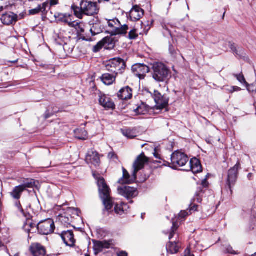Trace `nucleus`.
Here are the masks:
<instances>
[{"mask_svg": "<svg viewBox=\"0 0 256 256\" xmlns=\"http://www.w3.org/2000/svg\"><path fill=\"white\" fill-rule=\"evenodd\" d=\"M74 16L78 18L82 19L84 16H94L99 12V7L96 2L88 0H82L80 7L75 5L72 6Z\"/></svg>", "mask_w": 256, "mask_h": 256, "instance_id": "f257e3e1", "label": "nucleus"}, {"mask_svg": "<svg viewBox=\"0 0 256 256\" xmlns=\"http://www.w3.org/2000/svg\"><path fill=\"white\" fill-rule=\"evenodd\" d=\"M148 162V158L144 152L139 155L133 164V172L130 176L127 170L123 168V176L119 180L120 184H130L134 182L136 178V174L138 171L142 169L144 164Z\"/></svg>", "mask_w": 256, "mask_h": 256, "instance_id": "f03ea898", "label": "nucleus"}, {"mask_svg": "<svg viewBox=\"0 0 256 256\" xmlns=\"http://www.w3.org/2000/svg\"><path fill=\"white\" fill-rule=\"evenodd\" d=\"M93 176L97 180L100 196L102 200L105 208L107 210H111L114 205L112 198L110 196V188L107 186L102 177L93 173Z\"/></svg>", "mask_w": 256, "mask_h": 256, "instance_id": "7ed1b4c3", "label": "nucleus"}, {"mask_svg": "<svg viewBox=\"0 0 256 256\" xmlns=\"http://www.w3.org/2000/svg\"><path fill=\"white\" fill-rule=\"evenodd\" d=\"M152 76L158 82H167L171 77V72L163 63L155 62L152 66Z\"/></svg>", "mask_w": 256, "mask_h": 256, "instance_id": "20e7f679", "label": "nucleus"}, {"mask_svg": "<svg viewBox=\"0 0 256 256\" xmlns=\"http://www.w3.org/2000/svg\"><path fill=\"white\" fill-rule=\"evenodd\" d=\"M126 67L124 61L120 58H114L110 60L106 65L107 70L116 75L122 74Z\"/></svg>", "mask_w": 256, "mask_h": 256, "instance_id": "39448f33", "label": "nucleus"}, {"mask_svg": "<svg viewBox=\"0 0 256 256\" xmlns=\"http://www.w3.org/2000/svg\"><path fill=\"white\" fill-rule=\"evenodd\" d=\"M188 161V156L184 153L178 151L174 152L171 156V166L173 169H177L178 167L186 166Z\"/></svg>", "mask_w": 256, "mask_h": 256, "instance_id": "423d86ee", "label": "nucleus"}, {"mask_svg": "<svg viewBox=\"0 0 256 256\" xmlns=\"http://www.w3.org/2000/svg\"><path fill=\"white\" fill-rule=\"evenodd\" d=\"M54 228V222L50 218L40 222L37 224V230L40 234L44 235L52 233Z\"/></svg>", "mask_w": 256, "mask_h": 256, "instance_id": "0eeeda50", "label": "nucleus"}, {"mask_svg": "<svg viewBox=\"0 0 256 256\" xmlns=\"http://www.w3.org/2000/svg\"><path fill=\"white\" fill-rule=\"evenodd\" d=\"M106 21L108 26L114 28L110 32V34H112V35L125 34H126L128 29V26L124 24L121 27H119L120 22L118 19L106 20Z\"/></svg>", "mask_w": 256, "mask_h": 256, "instance_id": "6e6552de", "label": "nucleus"}, {"mask_svg": "<svg viewBox=\"0 0 256 256\" xmlns=\"http://www.w3.org/2000/svg\"><path fill=\"white\" fill-rule=\"evenodd\" d=\"M152 95L156 102L155 108L156 110H162L168 105V99L158 90H154Z\"/></svg>", "mask_w": 256, "mask_h": 256, "instance_id": "1a4fd4ad", "label": "nucleus"}, {"mask_svg": "<svg viewBox=\"0 0 256 256\" xmlns=\"http://www.w3.org/2000/svg\"><path fill=\"white\" fill-rule=\"evenodd\" d=\"M240 164L238 162L236 165L228 172L227 184L232 192V186H234L236 180L238 170L240 169Z\"/></svg>", "mask_w": 256, "mask_h": 256, "instance_id": "9d476101", "label": "nucleus"}, {"mask_svg": "<svg viewBox=\"0 0 256 256\" xmlns=\"http://www.w3.org/2000/svg\"><path fill=\"white\" fill-rule=\"evenodd\" d=\"M132 70L134 76L142 80L144 78L146 74L149 72L150 68L145 64H136L132 66Z\"/></svg>", "mask_w": 256, "mask_h": 256, "instance_id": "9b49d317", "label": "nucleus"}, {"mask_svg": "<svg viewBox=\"0 0 256 256\" xmlns=\"http://www.w3.org/2000/svg\"><path fill=\"white\" fill-rule=\"evenodd\" d=\"M86 161L95 167L98 166L100 163L99 154L93 149L89 150L86 156Z\"/></svg>", "mask_w": 256, "mask_h": 256, "instance_id": "f8f14e48", "label": "nucleus"}, {"mask_svg": "<svg viewBox=\"0 0 256 256\" xmlns=\"http://www.w3.org/2000/svg\"><path fill=\"white\" fill-rule=\"evenodd\" d=\"M90 24L92 26L90 32L93 36L102 32L104 28L103 22L98 18H96L92 20H90Z\"/></svg>", "mask_w": 256, "mask_h": 256, "instance_id": "ddd939ff", "label": "nucleus"}, {"mask_svg": "<svg viewBox=\"0 0 256 256\" xmlns=\"http://www.w3.org/2000/svg\"><path fill=\"white\" fill-rule=\"evenodd\" d=\"M118 191L119 194L123 196L127 199L134 198L138 194V192L136 188L128 186L118 187Z\"/></svg>", "mask_w": 256, "mask_h": 256, "instance_id": "4468645a", "label": "nucleus"}, {"mask_svg": "<svg viewBox=\"0 0 256 256\" xmlns=\"http://www.w3.org/2000/svg\"><path fill=\"white\" fill-rule=\"evenodd\" d=\"M144 15V10L138 5L133 6L129 14L130 20L134 22L139 20Z\"/></svg>", "mask_w": 256, "mask_h": 256, "instance_id": "2eb2a0df", "label": "nucleus"}, {"mask_svg": "<svg viewBox=\"0 0 256 256\" xmlns=\"http://www.w3.org/2000/svg\"><path fill=\"white\" fill-rule=\"evenodd\" d=\"M99 103L100 106L106 110H114L115 104L112 100L106 94H100L99 96Z\"/></svg>", "mask_w": 256, "mask_h": 256, "instance_id": "dca6fc26", "label": "nucleus"}, {"mask_svg": "<svg viewBox=\"0 0 256 256\" xmlns=\"http://www.w3.org/2000/svg\"><path fill=\"white\" fill-rule=\"evenodd\" d=\"M60 236L66 246L70 247L74 246L76 240L72 230L64 231L61 234Z\"/></svg>", "mask_w": 256, "mask_h": 256, "instance_id": "f3484780", "label": "nucleus"}, {"mask_svg": "<svg viewBox=\"0 0 256 256\" xmlns=\"http://www.w3.org/2000/svg\"><path fill=\"white\" fill-rule=\"evenodd\" d=\"M72 16L68 14L56 13L54 14V17L58 22L67 24L70 27L74 26Z\"/></svg>", "mask_w": 256, "mask_h": 256, "instance_id": "a211bd4d", "label": "nucleus"}, {"mask_svg": "<svg viewBox=\"0 0 256 256\" xmlns=\"http://www.w3.org/2000/svg\"><path fill=\"white\" fill-rule=\"evenodd\" d=\"M30 250L33 256H44L46 254L44 247L38 243L32 244Z\"/></svg>", "mask_w": 256, "mask_h": 256, "instance_id": "6ab92c4d", "label": "nucleus"}, {"mask_svg": "<svg viewBox=\"0 0 256 256\" xmlns=\"http://www.w3.org/2000/svg\"><path fill=\"white\" fill-rule=\"evenodd\" d=\"M50 9L49 3L46 2L38 5L35 8L30 10L29 13L30 14L34 15L42 12L43 15H46Z\"/></svg>", "mask_w": 256, "mask_h": 256, "instance_id": "aec40b11", "label": "nucleus"}, {"mask_svg": "<svg viewBox=\"0 0 256 256\" xmlns=\"http://www.w3.org/2000/svg\"><path fill=\"white\" fill-rule=\"evenodd\" d=\"M1 20L4 24L10 25L17 21L18 16L14 13L10 12L3 14Z\"/></svg>", "mask_w": 256, "mask_h": 256, "instance_id": "412c9836", "label": "nucleus"}, {"mask_svg": "<svg viewBox=\"0 0 256 256\" xmlns=\"http://www.w3.org/2000/svg\"><path fill=\"white\" fill-rule=\"evenodd\" d=\"M132 96V89L128 86L122 88L118 93V97L122 100L130 99Z\"/></svg>", "mask_w": 256, "mask_h": 256, "instance_id": "4be33fe9", "label": "nucleus"}, {"mask_svg": "<svg viewBox=\"0 0 256 256\" xmlns=\"http://www.w3.org/2000/svg\"><path fill=\"white\" fill-rule=\"evenodd\" d=\"M110 244L106 240L95 241L94 242V248L96 254L99 253L103 250L104 248H108Z\"/></svg>", "mask_w": 256, "mask_h": 256, "instance_id": "5701e85b", "label": "nucleus"}, {"mask_svg": "<svg viewBox=\"0 0 256 256\" xmlns=\"http://www.w3.org/2000/svg\"><path fill=\"white\" fill-rule=\"evenodd\" d=\"M189 165V168L193 173L196 174L202 170V167L200 162L196 158L191 159Z\"/></svg>", "mask_w": 256, "mask_h": 256, "instance_id": "b1692460", "label": "nucleus"}, {"mask_svg": "<svg viewBox=\"0 0 256 256\" xmlns=\"http://www.w3.org/2000/svg\"><path fill=\"white\" fill-rule=\"evenodd\" d=\"M180 248L179 242L177 240H174V242L170 241L166 244V246L168 252L172 254L178 252Z\"/></svg>", "mask_w": 256, "mask_h": 256, "instance_id": "393cba45", "label": "nucleus"}, {"mask_svg": "<svg viewBox=\"0 0 256 256\" xmlns=\"http://www.w3.org/2000/svg\"><path fill=\"white\" fill-rule=\"evenodd\" d=\"M208 186V182L206 179L202 181L201 185L199 186L198 190L196 192L194 198V200H196L198 202H201L202 201L201 193L203 192V188H206Z\"/></svg>", "mask_w": 256, "mask_h": 256, "instance_id": "a878e982", "label": "nucleus"}, {"mask_svg": "<svg viewBox=\"0 0 256 256\" xmlns=\"http://www.w3.org/2000/svg\"><path fill=\"white\" fill-rule=\"evenodd\" d=\"M24 190V188L20 185L14 187L12 190L10 192V194L14 199L18 200L20 198Z\"/></svg>", "mask_w": 256, "mask_h": 256, "instance_id": "bb28decb", "label": "nucleus"}, {"mask_svg": "<svg viewBox=\"0 0 256 256\" xmlns=\"http://www.w3.org/2000/svg\"><path fill=\"white\" fill-rule=\"evenodd\" d=\"M116 76L114 74H104L101 76V80L105 84L111 85L115 81Z\"/></svg>", "mask_w": 256, "mask_h": 256, "instance_id": "cd10ccee", "label": "nucleus"}, {"mask_svg": "<svg viewBox=\"0 0 256 256\" xmlns=\"http://www.w3.org/2000/svg\"><path fill=\"white\" fill-rule=\"evenodd\" d=\"M114 35H112V34H111L110 36H106L102 40V42L104 43V44L106 48L107 47H108V48H112L114 47L115 44L116 42V40L114 37Z\"/></svg>", "mask_w": 256, "mask_h": 256, "instance_id": "c85d7f7f", "label": "nucleus"}, {"mask_svg": "<svg viewBox=\"0 0 256 256\" xmlns=\"http://www.w3.org/2000/svg\"><path fill=\"white\" fill-rule=\"evenodd\" d=\"M134 110L136 114H145L148 112V108L145 104L142 103Z\"/></svg>", "mask_w": 256, "mask_h": 256, "instance_id": "c756f323", "label": "nucleus"}, {"mask_svg": "<svg viewBox=\"0 0 256 256\" xmlns=\"http://www.w3.org/2000/svg\"><path fill=\"white\" fill-rule=\"evenodd\" d=\"M122 132L124 136L128 138H134L137 136L136 130L127 128L122 130Z\"/></svg>", "mask_w": 256, "mask_h": 256, "instance_id": "7c9ffc66", "label": "nucleus"}, {"mask_svg": "<svg viewBox=\"0 0 256 256\" xmlns=\"http://www.w3.org/2000/svg\"><path fill=\"white\" fill-rule=\"evenodd\" d=\"M76 137L80 140H86L88 138V133L84 129H78L75 130Z\"/></svg>", "mask_w": 256, "mask_h": 256, "instance_id": "2f4dec72", "label": "nucleus"}, {"mask_svg": "<svg viewBox=\"0 0 256 256\" xmlns=\"http://www.w3.org/2000/svg\"><path fill=\"white\" fill-rule=\"evenodd\" d=\"M126 204L122 202L120 204H116L114 207V210L116 213L118 214H122L124 211V206H126Z\"/></svg>", "mask_w": 256, "mask_h": 256, "instance_id": "473e14b6", "label": "nucleus"}, {"mask_svg": "<svg viewBox=\"0 0 256 256\" xmlns=\"http://www.w3.org/2000/svg\"><path fill=\"white\" fill-rule=\"evenodd\" d=\"M74 26H70L71 28H74L76 30L78 33L81 34L84 32V26L80 23L77 22L75 21L72 22Z\"/></svg>", "mask_w": 256, "mask_h": 256, "instance_id": "72a5a7b5", "label": "nucleus"}, {"mask_svg": "<svg viewBox=\"0 0 256 256\" xmlns=\"http://www.w3.org/2000/svg\"><path fill=\"white\" fill-rule=\"evenodd\" d=\"M229 46L232 50V51L237 56H240V52L242 51V49L240 50V48H237V46L236 44L234 43L230 42Z\"/></svg>", "mask_w": 256, "mask_h": 256, "instance_id": "f704fd0d", "label": "nucleus"}, {"mask_svg": "<svg viewBox=\"0 0 256 256\" xmlns=\"http://www.w3.org/2000/svg\"><path fill=\"white\" fill-rule=\"evenodd\" d=\"M178 228V224L175 222H173L168 236V238L170 240L174 237V236L176 234V232Z\"/></svg>", "mask_w": 256, "mask_h": 256, "instance_id": "c9c22d12", "label": "nucleus"}, {"mask_svg": "<svg viewBox=\"0 0 256 256\" xmlns=\"http://www.w3.org/2000/svg\"><path fill=\"white\" fill-rule=\"evenodd\" d=\"M223 89L226 92L230 93H233L234 92H239L242 90V88L240 87L236 86H224Z\"/></svg>", "mask_w": 256, "mask_h": 256, "instance_id": "e433bc0d", "label": "nucleus"}, {"mask_svg": "<svg viewBox=\"0 0 256 256\" xmlns=\"http://www.w3.org/2000/svg\"><path fill=\"white\" fill-rule=\"evenodd\" d=\"M233 76H234L237 80L240 82L242 84H248V82H246V79L244 77V74L242 72L239 74H234Z\"/></svg>", "mask_w": 256, "mask_h": 256, "instance_id": "4c0bfd02", "label": "nucleus"}, {"mask_svg": "<svg viewBox=\"0 0 256 256\" xmlns=\"http://www.w3.org/2000/svg\"><path fill=\"white\" fill-rule=\"evenodd\" d=\"M247 88V90L250 92H256V83H253L251 84H245Z\"/></svg>", "mask_w": 256, "mask_h": 256, "instance_id": "58836bf2", "label": "nucleus"}, {"mask_svg": "<svg viewBox=\"0 0 256 256\" xmlns=\"http://www.w3.org/2000/svg\"><path fill=\"white\" fill-rule=\"evenodd\" d=\"M103 46H104V43L102 42V40L94 46L93 52H98L100 49H102Z\"/></svg>", "mask_w": 256, "mask_h": 256, "instance_id": "ea45409f", "label": "nucleus"}, {"mask_svg": "<svg viewBox=\"0 0 256 256\" xmlns=\"http://www.w3.org/2000/svg\"><path fill=\"white\" fill-rule=\"evenodd\" d=\"M138 36V34L136 32V30L134 29L130 30L128 34V38L130 40L136 38Z\"/></svg>", "mask_w": 256, "mask_h": 256, "instance_id": "a19ab883", "label": "nucleus"}, {"mask_svg": "<svg viewBox=\"0 0 256 256\" xmlns=\"http://www.w3.org/2000/svg\"><path fill=\"white\" fill-rule=\"evenodd\" d=\"M34 184V182L32 180H31L30 182H24V184L20 185V186H22L24 188V190L26 188H32Z\"/></svg>", "mask_w": 256, "mask_h": 256, "instance_id": "79ce46f5", "label": "nucleus"}, {"mask_svg": "<svg viewBox=\"0 0 256 256\" xmlns=\"http://www.w3.org/2000/svg\"><path fill=\"white\" fill-rule=\"evenodd\" d=\"M27 224L28 225V226L30 227V229L32 230V232L34 231V230L35 229V228H37V224H36L33 223L32 221L28 220H27L26 222Z\"/></svg>", "mask_w": 256, "mask_h": 256, "instance_id": "37998d69", "label": "nucleus"}, {"mask_svg": "<svg viewBox=\"0 0 256 256\" xmlns=\"http://www.w3.org/2000/svg\"><path fill=\"white\" fill-rule=\"evenodd\" d=\"M188 215V212L186 211H181L178 214L180 218H184L186 216Z\"/></svg>", "mask_w": 256, "mask_h": 256, "instance_id": "c03bdc74", "label": "nucleus"}, {"mask_svg": "<svg viewBox=\"0 0 256 256\" xmlns=\"http://www.w3.org/2000/svg\"><path fill=\"white\" fill-rule=\"evenodd\" d=\"M108 157L109 159H110V160H114V159L118 158L117 156L113 152H110L108 154Z\"/></svg>", "mask_w": 256, "mask_h": 256, "instance_id": "a18cd8bd", "label": "nucleus"}, {"mask_svg": "<svg viewBox=\"0 0 256 256\" xmlns=\"http://www.w3.org/2000/svg\"><path fill=\"white\" fill-rule=\"evenodd\" d=\"M15 206L22 214H24V210L22 208V206L20 202H16L15 203Z\"/></svg>", "mask_w": 256, "mask_h": 256, "instance_id": "49530a36", "label": "nucleus"}, {"mask_svg": "<svg viewBox=\"0 0 256 256\" xmlns=\"http://www.w3.org/2000/svg\"><path fill=\"white\" fill-rule=\"evenodd\" d=\"M23 228L28 233H30V232L33 233V232H34V231L32 232V230L30 229V227L28 226V225L27 224L26 222Z\"/></svg>", "mask_w": 256, "mask_h": 256, "instance_id": "de8ad7c7", "label": "nucleus"}, {"mask_svg": "<svg viewBox=\"0 0 256 256\" xmlns=\"http://www.w3.org/2000/svg\"><path fill=\"white\" fill-rule=\"evenodd\" d=\"M169 51L172 56H174V54L176 53V51L175 50L174 47L172 45L170 46Z\"/></svg>", "mask_w": 256, "mask_h": 256, "instance_id": "09e8293b", "label": "nucleus"}, {"mask_svg": "<svg viewBox=\"0 0 256 256\" xmlns=\"http://www.w3.org/2000/svg\"><path fill=\"white\" fill-rule=\"evenodd\" d=\"M226 252L228 253L232 254H236L235 252L233 250L232 248L230 246H228L226 248Z\"/></svg>", "mask_w": 256, "mask_h": 256, "instance_id": "8fccbe9b", "label": "nucleus"}, {"mask_svg": "<svg viewBox=\"0 0 256 256\" xmlns=\"http://www.w3.org/2000/svg\"><path fill=\"white\" fill-rule=\"evenodd\" d=\"M58 0H50V6H49L50 8V6H53L57 4H58Z\"/></svg>", "mask_w": 256, "mask_h": 256, "instance_id": "3c124183", "label": "nucleus"}, {"mask_svg": "<svg viewBox=\"0 0 256 256\" xmlns=\"http://www.w3.org/2000/svg\"><path fill=\"white\" fill-rule=\"evenodd\" d=\"M197 208L198 206L194 204V206H192V204L190 206V212L192 210V211H196L197 210Z\"/></svg>", "mask_w": 256, "mask_h": 256, "instance_id": "603ef678", "label": "nucleus"}, {"mask_svg": "<svg viewBox=\"0 0 256 256\" xmlns=\"http://www.w3.org/2000/svg\"><path fill=\"white\" fill-rule=\"evenodd\" d=\"M188 255H190V251L189 248H187L184 252V256H188Z\"/></svg>", "mask_w": 256, "mask_h": 256, "instance_id": "864d4df0", "label": "nucleus"}, {"mask_svg": "<svg viewBox=\"0 0 256 256\" xmlns=\"http://www.w3.org/2000/svg\"><path fill=\"white\" fill-rule=\"evenodd\" d=\"M118 256H128V254L125 252H121L118 254Z\"/></svg>", "mask_w": 256, "mask_h": 256, "instance_id": "5fc2aeb1", "label": "nucleus"}, {"mask_svg": "<svg viewBox=\"0 0 256 256\" xmlns=\"http://www.w3.org/2000/svg\"><path fill=\"white\" fill-rule=\"evenodd\" d=\"M82 39L83 40H86V41H89V40H90V39L86 38L85 37L82 38Z\"/></svg>", "mask_w": 256, "mask_h": 256, "instance_id": "6e6d98bb", "label": "nucleus"}, {"mask_svg": "<svg viewBox=\"0 0 256 256\" xmlns=\"http://www.w3.org/2000/svg\"><path fill=\"white\" fill-rule=\"evenodd\" d=\"M4 10V7L0 6V12H2Z\"/></svg>", "mask_w": 256, "mask_h": 256, "instance_id": "4d7b16f0", "label": "nucleus"}, {"mask_svg": "<svg viewBox=\"0 0 256 256\" xmlns=\"http://www.w3.org/2000/svg\"><path fill=\"white\" fill-rule=\"evenodd\" d=\"M251 176H252V174H248V178H250V177Z\"/></svg>", "mask_w": 256, "mask_h": 256, "instance_id": "13d9d810", "label": "nucleus"}, {"mask_svg": "<svg viewBox=\"0 0 256 256\" xmlns=\"http://www.w3.org/2000/svg\"><path fill=\"white\" fill-rule=\"evenodd\" d=\"M251 256H256V252L254 254H252Z\"/></svg>", "mask_w": 256, "mask_h": 256, "instance_id": "bf43d9fd", "label": "nucleus"}, {"mask_svg": "<svg viewBox=\"0 0 256 256\" xmlns=\"http://www.w3.org/2000/svg\"><path fill=\"white\" fill-rule=\"evenodd\" d=\"M188 256H194V255L193 254H190V255H188Z\"/></svg>", "mask_w": 256, "mask_h": 256, "instance_id": "052dcab7", "label": "nucleus"}, {"mask_svg": "<svg viewBox=\"0 0 256 256\" xmlns=\"http://www.w3.org/2000/svg\"><path fill=\"white\" fill-rule=\"evenodd\" d=\"M224 14H225V12L224 13V14L223 15V18L224 16Z\"/></svg>", "mask_w": 256, "mask_h": 256, "instance_id": "680f3d73", "label": "nucleus"}, {"mask_svg": "<svg viewBox=\"0 0 256 256\" xmlns=\"http://www.w3.org/2000/svg\"><path fill=\"white\" fill-rule=\"evenodd\" d=\"M86 256H88V255H86Z\"/></svg>", "mask_w": 256, "mask_h": 256, "instance_id": "e2e57ef3", "label": "nucleus"}, {"mask_svg": "<svg viewBox=\"0 0 256 256\" xmlns=\"http://www.w3.org/2000/svg\"><path fill=\"white\" fill-rule=\"evenodd\" d=\"M178 0H176V1H178Z\"/></svg>", "mask_w": 256, "mask_h": 256, "instance_id": "0e129e2a", "label": "nucleus"}]
</instances>
